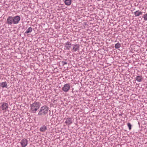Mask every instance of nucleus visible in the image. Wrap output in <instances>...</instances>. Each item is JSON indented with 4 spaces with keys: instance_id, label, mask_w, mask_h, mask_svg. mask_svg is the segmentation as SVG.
I'll list each match as a JSON object with an SVG mask.
<instances>
[{
    "instance_id": "f3484780",
    "label": "nucleus",
    "mask_w": 147,
    "mask_h": 147,
    "mask_svg": "<svg viewBox=\"0 0 147 147\" xmlns=\"http://www.w3.org/2000/svg\"><path fill=\"white\" fill-rule=\"evenodd\" d=\"M143 17L145 21H147V13L143 15Z\"/></svg>"
},
{
    "instance_id": "9b49d317",
    "label": "nucleus",
    "mask_w": 147,
    "mask_h": 147,
    "mask_svg": "<svg viewBox=\"0 0 147 147\" xmlns=\"http://www.w3.org/2000/svg\"><path fill=\"white\" fill-rule=\"evenodd\" d=\"M47 130V127L45 125H43L41 127L40 129L39 130L40 131L42 132H44L45 131Z\"/></svg>"
},
{
    "instance_id": "9d476101",
    "label": "nucleus",
    "mask_w": 147,
    "mask_h": 147,
    "mask_svg": "<svg viewBox=\"0 0 147 147\" xmlns=\"http://www.w3.org/2000/svg\"><path fill=\"white\" fill-rule=\"evenodd\" d=\"M142 12L140 10H137L134 12L135 17H136L142 15Z\"/></svg>"
},
{
    "instance_id": "6e6552de",
    "label": "nucleus",
    "mask_w": 147,
    "mask_h": 147,
    "mask_svg": "<svg viewBox=\"0 0 147 147\" xmlns=\"http://www.w3.org/2000/svg\"><path fill=\"white\" fill-rule=\"evenodd\" d=\"M73 121L72 118L68 117L66 119L65 123L67 125L69 126L72 123Z\"/></svg>"
},
{
    "instance_id": "f8f14e48",
    "label": "nucleus",
    "mask_w": 147,
    "mask_h": 147,
    "mask_svg": "<svg viewBox=\"0 0 147 147\" xmlns=\"http://www.w3.org/2000/svg\"><path fill=\"white\" fill-rule=\"evenodd\" d=\"M143 78L142 76H138L136 78V80L138 82H141Z\"/></svg>"
},
{
    "instance_id": "0eeeda50",
    "label": "nucleus",
    "mask_w": 147,
    "mask_h": 147,
    "mask_svg": "<svg viewBox=\"0 0 147 147\" xmlns=\"http://www.w3.org/2000/svg\"><path fill=\"white\" fill-rule=\"evenodd\" d=\"M70 88V85L69 84H65L62 88V90L65 92H68Z\"/></svg>"
},
{
    "instance_id": "2eb2a0df",
    "label": "nucleus",
    "mask_w": 147,
    "mask_h": 147,
    "mask_svg": "<svg viewBox=\"0 0 147 147\" xmlns=\"http://www.w3.org/2000/svg\"><path fill=\"white\" fill-rule=\"evenodd\" d=\"M32 30V27H29L25 32V34H28L31 32Z\"/></svg>"
},
{
    "instance_id": "4468645a",
    "label": "nucleus",
    "mask_w": 147,
    "mask_h": 147,
    "mask_svg": "<svg viewBox=\"0 0 147 147\" xmlns=\"http://www.w3.org/2000/svg\"><path fill=\"white\" fill-rule=\"evenodd\" d=\"M71 3V0H65L64 2L65 4L67 6L70 5Z\"/></svg>"
},
{
    "instance_id": "a211bd4d",
    "label": "nucleus",
    "mask_w": 147,
    "mask_h": 147,
    "mask_svg": "<svg viewBox=\"0 0 147 147\" xmlns=\"http://www.w3.org/2000/svg\"><path fill=\"white\" fill-rule=\"evenodd\" d=\"M127 125L129 128V130H130L131 129L132 125L130 123H128L127 124Z\"/></svg>"
},
{
    "instance_id": "dca6fc26",
    "label": "nucleus",
    "mask_w": 147,
    "mask_h": 147,
    "mask_svg": "<svg viewBox=\"0 0 147 147\" xmlns=\"http://www.w3.org/2000/svg\"><path fill=\"white\" fill-rule=\"evenodd\" d=\"M121 47V44L119 42H118L117 43L115 44V47L116 49H118L120 48Z\"/></svg>"
},
{
    "instance_id": "6ab92c4d",
    "label": "nucleus",
    "mask_w": 147,
    "mask_h": 147,
    "mask_svg": "<svg viewBox=\"0 0 147 147\" xmlns=\"http://www.w3.org/2000/svg\"><path fill=\"white\" fill-rule=\"evenodd\" d=\"M61 63L62 65L63 66L65 65H66L67 64V62L66 61H62L61 62Z\"/></svg>"
},
{
    "instance_id": "7ed1b4c3",
    "label": "nucleus",
    "mask_w": 147,
    "mask_h": 147,
    "mask_svg": "<svg viewBox=\"0 0 147 147\" xmlns=\"http://www.w3.org/2000/svg\"><path fill=\"white\" fill-rule=\"evenodd\" d=\"M49 108L46 105L42 107L38 114V115L41 116L43 115H46L48 113Z\"/></svg>"
},
{
    "instance_id": "f03ea898",
    "label": "nucleus",
    "mask_w": 147,
    "mask_h": 147,
    "mask_svg": "<svg viewBox=\"0 0 147 147\" xmlns=\"http://www.w3.org/2000/svg\"><path fill=\"white\" fill-rule=\"evenodd\" d=\"M30 106L32 113H35L40 108V104L39 102L35 101L33 103L30 104Z\"/></svg>"
},
{
    "instance_id": "1a4fd4ad",
    "label": "nucleus",
    "mask_w": 147,
    "mask_h": 147,
    "mask_svg": "<svg viewBox=\"0 0 147 147\" xmlns=\"http://www.w3.org/2000/svg\"><path fill=\"white\" fill-rule=\"evenodd\" d=\"M20 143L22 147H25L28 144V141L27 139H24L21 140Z\"/></svg>"
},
{
    "instance_id": "39448f33",
    "label": "nucleus",
    "mask_w": 147,
    "mask_h": 147,
    "mask_svg": "<svg viewBox=\"0 0 147 147\" xmlns=\"http://www.w3.org/2000/svg\"><path fill=\"white\" fill-rule=\"evenodd\" d=\"M72 49L71 50L72 52H74L79 51L80 46L78 44H72Z\"/></svg>"
},
{
    "instance_id": "f257e3e1",
    "label": "nucleus",
    "mask_w": 147,
    "mask_h": 147,
    "mask_svg": "<svg viewBox=\"0 0 147 147\" xmlns=\"http://www.w3.org/2000/svg\"><path fill=\"white\" fill-rule=\"evenodd\" d=\"M20 20V17L19 16H9L7 19L6 22L9 25L16 24L19 22Z\"/></svg>"
},
{
    "instance_id": "423d86ee",
    "label": "nucleus",
    "mask_w": 147,
    "mask_h": 147,
    "mask_svg": "<svg viewBox=\"0 0 147 147\" xmlns=\"http://www.w3.org/2000/svg\"><path fill=\"white\" fill-rule=\"evenodd\" d=\"M72 44L69 41H67L64 44V50H69L72 47Z\"/></svg>"
},
{
    "instance_id": "ddd939ff",
    "label": "nucleus",
    "mask_w": 147,
    "mask_h": 147,
    "mask_svg": "<svg viewBox=\"0 0 147 147\" xmlns=\"http://www.w3.org/2000/svg\"><path fill=\"white\" fill-rule=\"evenodd\" d=\"M0 86L2 88H7V84L6 82H2L0 83Z\"/></svg>"
},
{
    "instance_id": "20e7f679",
    "label": "nucleus",
    "mask_w": 147,
    "mask_h": 147,
    "mask_svg": "<svg viewBox=\"0 0 147 147\" xmlns=\"http://www.w3.org/2000/svg\"><path fill=\"white\" fill-rule=\"evenodd\" d=\"M1 105L0 107V108L2 110L4 111H7L8 108V103H7L4 102L1 103Z\"/></svg>"
}]
</instances>
